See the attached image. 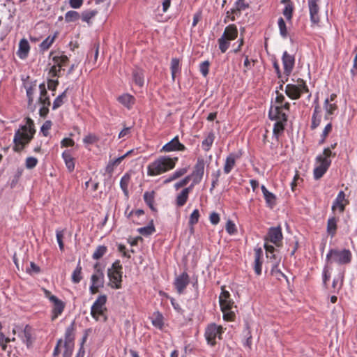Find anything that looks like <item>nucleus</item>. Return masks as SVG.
Instances as JSON below:
<instances>
[{"label":"nucleus","mask_w":357,"mask_h":357,"mask_svg":"<svg viewBox=\"0 0 357 357\" xmlns=\"http://www.w3.org/2000/svg\"><path fill=\"white\" fill-rule=\"evenodd\" d=\"M36 132L34 123L30 118H26L24 125L20 126L15 132L13 149L15 152H20L33 139Z\"/></svg>","instance_id":"nucleus-1"},{"label":"nucleus","mask_w":357,"mask_h":357,"mask_svg":"<svg viewBox=\"0 0 357 357\" xmlns=\"http://www.w3.org/2000/svg\"><path fill=\"white\" fill-rule=\"evenodd\" d=\"M178 158L160 156L147 167V174L151 176H157L174 168Z\"/></svg>","instance_id":"nucleus-2"},{"label":"nucleus","mask_w":357,"mask_h":357,"mask_svg":"<svg viewBox=\"0 0 357 357\" xmlns=\"http://www.w3.org/2000/svg\"><path fill=\"white\" fill-rule=\"evenodd\" d=\"M336 153L324 149L323 152L316 157L317 166L313 171V176L315 180L321 178L328 169L331 164V157H335Z\"/></svg>","instance_id":"nucleus-3"},{"label":"nucleus","mask_w":357,"mask_h":357,"mask_svg":"<svg viewBox=\"0 0 357 357\" xmlns=\"http://www.w3.org/2000/svg\"><path fill=\"white\" fill-rule=\"evenodd\" d=\"M352 254L348 249H330L326 257L327 264L336 263L339 265L348 264L351 262Z\"/></svg>","instance_id":"nucleus-4"},{"label":"nucleus","mask_w":357,"mask_h":357,"mask_svg":"<svg viewBox=\"0 0 357 357\" xmlns=\"http://www.w3.org/2000/svg\"><path fill=\"white\" fill-rule=\"evenodd\" d=\"M284 92L291 100H298L303 93H309V89L305 81L298 78L294 83L287 84Z\"/></svg>","instance_id":"nucleus-5"},{"label":"nucleus","mask_w":357,"mask_h":357,"mask_svg":"<svg viewBox=\"0 0 357 357\" xmlns=\"http://www.w3.org/2000/svg\"><path fill=\"white\" fill-rule=\"evenodd\" d=\"M238 36L237 26L231 24L226 26L222 36L218 39V46L222 53L226 52L230 45V41L235 40Z\"/></svg>","instance_id":"nucleus-6"},{"label":"nucleus","mask_w":357,"mask_h":357,"mask_svg":"<svg viewBox=\"0 0 357 357\" xmlns=\"http://www.w3.org/2000/svg\"><path fill=\"white\" fill-rule=\"evenodd\" d=\"M123 267L119 260H116L110 268L107 269V276L112 289L121 288Z\"/></svg>","instance_id":"nucleus-7"},{"label":"nucleus","mask_w":357,"mask_h":357,"mask_svg":"<svg viewBox=\"0 0 357 357\" xmlns=\"http://www.w3.org/2000/svg\"><path fill=\"white\" fill-rule=\"evenodd\" d=\"M224 333L223 328L215 323L208 324L204 333V336L208 344L213 347L216 344V338L221 339L222 334Z\"/></svg>","instance_id":"nucleus-8"},{"label":"nucleus","mask_w":357,"mask_h":357,"mask_svg":"<svg viewBox=\"0 0 357 357\" xmlns=\"http://www.w3.org/2000/svg\"><path fill=\"white\" fill-rule=\"evenodd\" d=\"M106 302L107 296L105 295H100L92 305L91 307V315L96 320H98V317L103 314Z\"/></svg>","instance_id":"nucleus-9"},{"label":"nucleus","mask_w":357,"mask_h":357,"mask_svg":"<svg viewBox=\"0 0 357 357\" xmlns=\"http://www.w3.org/2000/svg\"><path fill=\"white\" fill-rule=\"evenodd\" d=\"M282 61L284 74L286 75V81H287L295 66V56L294 55L289 54L287 51H284L282 56Z\"/></svg>","instance_id":"nucleus-10"},{"label":"nucleus","mask_w":357,"mask_h":357,"mask_svg":"<svg viewBox=\"0 0 357 357\" xmlns=\"http://www.w3.org/2000/svg\"><path fill=\"white\" fill-rule=\"evenodd\" d=\"M204 167L205 162L204 158H198L197 163L194 167V170L192 174L189 175L191 176V179L194 178L195 183H199L201 182L204 174Z\"/></svg>","instance_id":"nucleus-11"},{"label":"nucleus","mask_w":357,"mask_h":357,"mask_svg":"<svg viewBox=\"0 0 357 357\" xmlns=\"http://www.w3.org/2000/svg\"><path fill=\"white\" fill-rule=\"evenodd\" d=\"M319 2V0L308 1L310 22L314 25H318L320 22Z\"/></svg>","instance_id":"nucleus-12"},{"label":"nucleus","mask_w":357,"mask_h":357,"mask_svg":"<svg viewBox=\"0 0 357 357\" xmlns=\"http://www.w3.org/2000/svg\"><path fill=\"white\" fill-rule=\"evenodd\" d=\"M283 236L282 232V228L280 226L271 227L267 233V236L265 240H268L276 246H279L282 242Z\"/></svg>","instance_id":"nucleus-13"},{"label":"nucleus","mask_w":357,"mask_h":357,"mask_svg":"<svg viewBox=\"0 0 357 357\" xmlns=\"http://www.w3.org/2000/svg\"><path fill=\"white\" fill-rule=\"evenodd\" d=\"M348 204V201L345 199V193L341 190L337 194L336 198L334 199L331 210L333 212L338 211L340 213H342L345 210V206Z\"/></svg>","instance_id":"nucleus-14"},{"label":"nucleus","mask_w":357,"mask_h":357,"mask_svg":"<svg viewBox=\"0 0 357 357\" xmlns=\"http://www.w3.org/2000/svg\"><path fill=\"white\" fill-rule=\"evenodd\" d=\"M50 301L53 304L52 310V320H55L62 314L65 308V303L59 299L56 296L50 297Z\"/></svg>","instance_id":"nucleus-15"},{"label":"nucleus","mask_w":357,"mask_h":357,"mask_svg":"<svg viewBox=\"0 0 357 357\" xmlns=\"http://www.w3.org/2000/svg\"><path fill=\"white\" fill-rule=\"evenodd\" d=\"M270 119L275 121L286 123L287 121V114L281 109L280 105L271 106L268 112Z\"/></svg>","instance_id":"nucleus-16"},{"label":"nucleus","mask_w":357,"mask_h":357,"mask_svg":"<svg viewBox=\"0 0 357 357\" xmlns=\"http://www.w3.org/2000/svg\"><path fill=\"white\" fill-rule=\"evenodd\" d=\"M222 292L219 296V303L221 310L232 309L234 301L230 298V294L225 287L221 288Z\"/></svg>","instance_id":"nucleus-17"},{"label":"nucleus","mask_w":357,"mask_h":357,"mask_svg":"<svg viewBox=\"0 0 357 357\" xmlns=\"http://www.w3.org/2000/svg\"><path fill=\"white\" fill-rule=\"evenodd\" d=\"M29 77L28 76L26 79H22L23 86L26 89V94L28 99V105L30 106L33 102V95L36 89V81H29Z\"/></svg>","instance_id":"nucleus-18"},{"label":"nucleus","mask_w":357,"mask_h":357,"mask_svg":"<svg viewBox=\"0 0 357 357\" xmlns=\"http://www.w3.org/2000/svg\"><path fill=\"white\" fill-rule=\"evenodd\" d=\"M93 268L95 270V273L91 277V284L97 285L98 287H103L105 275L103 271L100 267V264H95Z\"/></svg>","instance_id":"nucleus-19"},{"label":"nucleus","mask_w":357,"mask_h":357,"mask_svg":"<svg viewBox=\"0 0 357 357\" xmlns=\"http://www.w3.org/2000/svg\"><path fill=\"white\" fill-rule=\"evenodd\" d=\"M189 282L190 278L188 274L186 272H183L175 279L174 286L177 291L179 294H182Z\"/></svg>","instance_id":"nucleus-20"},{"label":"nucleus","mask_w":357,"mask_h":357,"mask_svg":"<svg viewBox=\"0 0 357 357\" xmlns=\"http://www.w3.org/2000/svg\"><path fill=\"white\" fill-rule=\"evenodd\" d=\"M185 149V146L180 143L178 137H175L170 142L165 144L162 148V151L165 152H170L174 151H184Z\"/></svg>","instance_id":"nucleus-21"},{"label":"nucleus","mask_w":357,"mask_h":357,"mask_svg":"<svg viewBox=\"0 0 357 357\" xmlns=\"http://www.w3.org/2000/svg\"><path fill=\"white\" fill-rule=\"evenodd\" d=\"M240 157L241 154L236 153H231L227 156L224 165L225 174H228L231 172L236 165V160L240 158Z\"/></svg>","instance_id":"nucleus-22"},{"label":"nucleus","mask_w":357,"mask_h":357,"mask_svg":"<svg viewBox=\"0 0 357 357\" xmlns=\"http://www.w3.org/2000/svg\"><path fill=\"white\" fill-rule=\"evenodd\" d=\"M75 321H72V323L66 328L64 335V345L68 346H73L74 347V340H75Z\"/></svg>","instance_id":"nucleus-23"},{"label":"nucleus","mask_w":357,"mask_h":357,"mask_svg":"<svg viewBox=\"0 0 357 357\" xmlns=\"http://www.w3.org/2000/svg\"><path fill=\"white\" fill-rule=\"evenodd\" d=\"M38 88L40 90V96L38 102L41 105L50 106V98L48 96L45 83L40 84Z\"/></svg>","instance_id":"nucleus-24"},{"label":"nucleus","mask_w":357,"mask_h":357,"mask_svg":"<svg viewBox=\"0 0 357 357\" xmlns=\"http://www.w3.org/2000/svg\"><path fill=\"white\" fill-rule=\"evenodd\" d=\"M117 100L128 109H131L135 104L136 100L133 96L129 93H123L117 98Z\"/></svg>","instance_id":"nucleus-25"},{"label":"nucleus","mask_w":357,"mask_h":357,"mask_svg":"<svg viewBox=\"0 0 357 357\" xmlns=\"http://www.w3.org/2000/svg\"><path fill=\"white\" fill-rule=\"evenodd\" d=\"M30 50V45L28 40L25 38L20 40L19 43V48L17 52V54L21 59H25L27 58Z\"/></svg>","instance_id":"nucleus-26"},{"label":"nucleus","mask_w":357,"mask_h":357,"mask_svg":"<svg viewBox=\"0 0 357 357\" xmlns=\"http://www.w3.org/2000/svg\"><path fill=\"white\" fill-rule=\"evenodd\" d=\"M338 218L333 215L328 219L326 231L328 236L333 238L337 232Z\"/></svg>","instance_id":"nucleus-27"},{"label":"nucleus","mask_w":357,"mask_h":357,"mask_svg":"<svg viewBox=\"0 0 357 357\" xmlns=\"http://www.w3.org/2000/svg\"><path fill=\"white\" fill-rule=\"evenodd\" d=\"M324 108L325 110L324 119L328 120L331 116L333 115L337 109V106L335 102H329V98H326L324 102Z\"/></svg>","instance_id":"nucleus-28"},{"label":"nucleus","mask_w":357,"mask_h":357,"mask_svg":"<svg viewBox=\"0 0 357 357\" xmlns=\"http://www.w3.org/2000/svg\"><path fill=\"white\" fill-rule=\"evenodd\" d=\"M31 331V327L29 325H26L24 328L19 334L20 337L27 347H29L32 344Z\"/></svg>","instance_id":"nucleus-29"},{"label":"nucleus","mask_w":357,"mask_h":357,"mask_svg":"<svg viewBox=\"0 0 357 357\" xmlns=\"http://www.w3.org/2000/svg\"><path fill=\"white\" fill-rule=\"evenodd\" d=\"M261 189L264 197L266 200V204L269 207L272 208L273 206L275 205V203H276L275 195L273 193L269 192L264 185H262L261 186Z\"/></svg>","instance_id":"nucleus-30"},{"label":"nucleus","mask_w":357,"mask_h":357,"mask_svg":"<svg viewBox=\"0 0 357 357\" xmlns=\"http://www.w3.org/2000/svg\"><path fill=\"white\" fill-rule=\"evenodd\" d=\"M248 7L249 4L245 2V0H236L230 12L232 15H239L241 11L245 10Z\"/></svg>","instance_id":"nucleus-31"},{"label":"nucleus","mask_w":357,"mask_h":357,"mask_svg":"<svg viewBox=\"0 0 357 357\" xmlns=\"http://www.w3.org/2000/svg\"><path fill=\"white\" fill-rule=\"evenodd\" d=\"M62 158L63 159L66 166L69 172H73L75 169L74 158L72 157L69 150H65L62 153Z\"/></svg>","instance_id":"nucleus-32"},{"label":"nucleus","mask_w":357,"mask_h":357,"mask_svg":"<svg viewBox=\"0 0 357 357\" xmlns=\"http://www.w3.org/2000/svg\"><path fill=\"white\" fill-rule=\"evenodd\" d=\"M143 198L145 203L150 208V209L153 211H156V208L154 206L155 192L153 190L146 191L144 193Z\"/></svg>","instance_id":"nucleus-33"},{"label":"nucleus","mask_w":357,"mask_h":357,"mask_svg":"<svg viewBox=\"0 0 357 357\" xmlns=\"http://www.w3.org/2000/svg\"><path fill=\"white\" fill-rule=\"evenodd\" d=\"M132 80L136 85L142 87L144 84V75L142 69L136 68L132 71Z\"/></svg>","instance_id":"nucleus-34"},{"label":"nucleus","mask_w":357,"mask_h":357,"mask_svg":"<svg viewBox=\"0 0 357 357\" xmlns=\"http://www.w3.org/2000/svg\"><path fill=\"white\" fill-rule=\"evenodd\" d=\"M82 266L80 260L78 261L75 269L73 271L71 276L72 282L74 284H78L82 279Z\"/></svg>","instance_id":"nucleus-35"},{"label":"nucleus","mask_w":357,"mask_h":357,"mask_svg":"<svg viewBox=\"0 0 357 357\" xmlns=\"http://www.w3.org/2000/svg\"><path fill=\"white\" fill-rule=\"evenodd\" d=\"M137 231L139 234L145 236L151 235L155 231L153 220H151L147 226L138 228Z\"/></svg>","instance_id":"nucleus-36"},{"label":"nucleus","mask_w":357,"mask_h":357,"mask_svg":"<svg viewBox=\"0 0 357 357\" xmlns=\"http://www.w3.org/2000/svg\"><path fill=\"white\" fill-rule=\"evenodd\" d=\"M130 181V175L129 174H125L121 178L120 187L123 192L125 196L128 197V185Z\"/></svg>","instance_id":"nucleus-37"},{"label":"nucleus","mask_w":357,"mask_h":357,"mask_svg":"<svg viewBox=\"0 0 357 357\" xmlns=\"http://www.w3.org/2000/svg\"><path fill=\"white\" fill-rule=\"evenodd\" d=\"M214 139H215V135H214L213 132H209L208 134V135L206 137V138L202 142V146L204 150H205L206 151H208L211 149Z\"/></svg>","instance_id":"nucleus-38"},{"label":"nucleus","mask_w":357,"mask_h":357,"mask_svg":"<svg viewBox=\"0 0 357 357\" xmlns=\"http://www.w3.org/2000/svg\"><path fill=\"white\" fill-rule=\"evenodd\" d=\"M54 63L61 70V68L66 65L68 61V57L66 55H56L53 57Z\"/></svg>","instance_id":"nucleus-39"},{"label":"nucleus","mask_w":357,"mask_h":357,"mask_svg":"<svg viewBox=\"0 0 357 357\" xmlns=\"http://www.w3.org/2000/svg\"><path fill=\"white\" fill-rule=\"evenodd\" d=\"M188 195H189L187 193V190L184 191L182 190V191L176 197V205L179 207L184 206L188 201Z\"/></svg>","instance_id":"nucleus-40"},{"label":"nucleus","mask_w":357,"mask_h":357,"mask_svg":"<svg viewBox=\"0 0 357 357\" xmlns=\"http://www.w3.org/2000/svg\"><path fill=\"white\" fill-rule=\"evenodd\" d=\"M98 13L96 10H85L82 13V20L88 24L91 23V20Z\"/></svg>","instance_id":"nucleus-41"},{"label":"nucleus","mask_w":357,"mask_h":357,"mask_svg":"<svg viewBox=\"0 0 357 357\" xmlns=\"http://www.w3.org/2000/svg\"><path fill=\"white\" fill-rule=\"evenodd\" d=\"M56 36H49L47 37L40 44V49L41 51H46L47 50L50 46L52 45L55 40Z\"/></svg>","instance_id":"nucleus-42"},{"label":"nucleus","mask_w":357,"mask_h":357,"mask_svg":"<svg viewBox=\"0 0 357 357\" xmlns=\"http://www.w3.org/2000/svg\"><path fill=\"white\" fill-rule=\"evenodd\" d=\"M285 123H283V122H280V121H275L274 126H273V135L277 139L278 138L279 135L283 132V131L284 130Z\"/></svg>","instance_id":"nucleus-43"},{"label":"nucleus","mask_w":357,"mask_h":357,"mask_svg":"<svg viewBox=\"0 0 357 357\" xmlns=\"http://www.w3.org/2000/svg\"><path fill=\"white\" fill-rule=\"evenodd\" d=\"M107 251V248L105 245H99L97 247L96 250L94 251L92 258L93 259L98 260L100 259L102 256H104Z\"/></svg>","instance_id":"nucleus-44"},{"label":"nucleus","mask_w":357,"mask_h":357,"mask_svg":"<svg viewBox=\"0 0 357 357\" xmlns=\"http://www.w3.org/2000/svg\"><path fill=\"white\" fill-rule=\"evenodd\" d=\"M278 24L281 37L283 38H287L288 35L286 23L282 17H280L278 19Z\"/></svg>","instance_id":"nucleus-45"},{"label":"nucleus","mask_w":357,"mask_h":357,"mask_svg":"<svg viewBox=\"0 0 357 357\" xmlns=\"http://www.w3.org/2000/svg\"><path fill=\"white\" fill-rule=\"evenodd\" d=\"M171 73L172 79H174L175 75L180 70V61L177 58H173L171 61Z\"/></svg>","instance_id":"nucleus-46"},{"label":"nucleus","mask_w":357,"mask_h":357,"mask_svg":"<svg viewBox=\"0 0 357 357\" xmlns=\"http://www.w3.org/2000/svg\"><path fill=\"white\" fill-rule=\"evenodd\" d=\"M123 160V157H119L114 160H109L107 167H106V172L109 174H111L113 172L114 167L119 165L121 161Z\"/></svg>","instance_id":"nucleus-47"},{"label":"nucleus","mask_w":357,"mask_h":357,"mask_svg":"<svg viewBox=\"0 0 357 357\" xmlns=\"http://www.w3.org/2000/svg\"><path fill=\"white\" fill-rule=\"evenodd\" d=\"M80 15L78 12L75 10H69L65 15V20L66 22H73L78 20Z\"/></svg>","instance_id":"nucleus-48"},{"label":"nucleus","mask_w":357,"mask_h":357,"mask_svg":"<svg viewBox=\"0 0 357 357\" xmlns=\"http://www.w3.org/2000/svg\"><path fill=\"white\" fill-rule=\"evenodd\" d=\"M332 128L333 126L331 123H328L325 126L321 135V139L319 141V144H323L326 142V139L328 137V134L331 132Z\"/></svg>","instance_id":"nucleus-49"},{"label":"nucleus","mask_w":357,"mask_h":357,"mask_svg":"<svg viewBox=\"0 0 357 357\" xmlns=\"http://www.w3.org/2000/svg\"><path fill=\"white\" fill-rule=\"evenodd\" d=\"M294 6L293 3H287L283 9L282 14L287 20H291L293 16Z\"/></svg>","instance_id":"nucleus-50"},{"label":"nucleus","mask_w":357,"mask_h":357,"mask_svg":"<svg viewBox=\"0 0 357 357\" xmlns=\"http://www.w3.org/2000/svg\"><path fill=\"white\" fill-rule=\"evenodd\" d=\"M279 261H280V260H276L273 263V267L271 269V273H272V275L275 276L279 280L280 279V277L287 278L286 275L278 268Z\"/></svg>","instance_id":"nucleus-51"},{"label":"nucleus","mask_w":357,"mask_h":357,"mask_svg":"<svg viewBox=\"0 0 357 357\" xmlns=\"http://www.w3.org/2000/svg\"><path fill=\"white\" fill-rule=\"evenodd\" d=\"M199 216L200 215L198 209H195L191 213L189 219V225L192 227V229H193V225L198 222Z\"/></svg>","instance_id":"nucleus-52"},{"label":"nucleus","mask_w":357,"mask_h":357,"mask_svg":"<svg viewBox=\"0 0 357 357\" xmlns=\"http://www.w3.org/2000/svg\"><path fill=\"white\" fill-rule=\"evenodd\" d=\"M151 322L155 327L160 329L162 328L164 325L163 317L162 314L158 312L155 315V317L152 319Z\"/></svg>","instance_id":"nucleus-53"},{"label":"nucleus","mask_w":357,"mask_h":357,"mask_svg":"<svg viewBox=\"0 0 357 357\" xmlns=\"http://www.w3.org/2000/svg\"><path fill=\"white\" fill-rule=\"evenodd\" d=\"M64 236V230H59L57 229L56 231V241L59 244V247L61 251H63L64 250V244L63 242V238Z\"/></svg>","instance_id":"nucleus-54"},{"label":"nucleus","mask_w":357,"mask_h":357,"mask_svg":"<svg viewBox=\"0 0 357 357\" xmlns=\"http://www.w3.org/2000/svg\"><path fill=\"white\" fill-rule=\"evenodd\" d=\"M225 229H226L227 232L230 235H234V234H236V232H237V229H236V225L234 223L233 221H231L230 220H229L227 222L226 226H225Z\"/></svg>","instance_id":"nucleus-55"},{"label":"nucleus","mask_w":357,"mask_h":357,"mask_svg":"<svg viewBox=\"0 0 357 357\" xmlns=\"http://www.w3.org/2000/svg\"><path fill=\"white\" fill-rule=\"evenodd\" d=\"M210 63L208 61H205L200 63L199 70L204 77H206L209 72Z\"/></svg>","instance_id":"nucleus-56"},{"label":"nucleus","mask_w":357,"mask_h":357,"mask_svg":"<svg viewBox=\"0 0 357 357\" xmlns=\"http://www.w3.org/2000/svg\"><path fill=\"white\" fill-rule=\"evenodd\" d=\"M190 180H191V176L188 175L185 178H183V179H181L179 181L176 182L174 184V187L177 190L179 188L186 185L189 183V181Z\"/></svg>","instance_id":"nucleus-57"},{"label":"nucleus","mask_w":357,"mask_h":357,"mask_svg":"<svg viewBox=\"0 0 357 357\" xmlns=\"http://www.w3.org/2000/svg\"><path fill=\"white\" fill-rule=\"evenodd\" d=\"M223 312V319L225 321H234L235 318V313L231 311V309L222 310Z\"/></svg>","instance_id":"nucleus-58"},{"label":"nucleus","mask_w":357,"mask_h":357,"mask_svg":"<svg viewBox=\"0 0 357 357\" xmlns=\"http://www.w3.org/2000/svg\"><path fill=\"white\" fill-rule=\"evenodd\" d=\"M98 141V137L93 134H89L83 139L85 144H93Z\"/></svg>","instance_id":"nucleus-59"},{"label":"nucleus","mask_w":357,"mask_h":357,"mask_svg":"<svg viewBox=\"0 0 357 357\" xmlns=\"http://www.w3.org/2000/svg\"><path fill=\"white\" fill-rule=\"evenodd\" d=\"M87 336H88L87 333H86L83 336L81 344H80V347H79L77 353L76 354L75 357H84V356L85 350L84 348V344L85 343V342L87 339Z\"/></svg>","instance_id":"nucleus-60"},{"label":"nucleus","mask_w":357,"mask_h":357,"mask_svg":"<svg viewBox=\"0 0 357 357\" xmlns=\"http://www.w3.org/2000/svg\"><path fill=\"white\" fill-rule=\"evenodd\" d=\"M321 115H312L310 128L312 130L316 129L321 123Z\"/></svg>","instance_id":"nucleus-61"},{"label":"nucleus","mask_w":357,"mask_h":357,"mask_svg":"<svg viewBox=\"0 0 357 357\" xmlns=\"http://www.w3.org/2000/svg\"><path fill=\"white\" fill-rule=\"evenodd\" d=\"M38 163L37 158L34 157H28L26 159L25 165L27 169H32L36 166Z\"/></svg>","instance_id":"nucleus-62"},{"label":"nucleus","mask_w":357,"mask_h":357,"mask_svg":"<svg viewBox=\"0 0 357 357\" xmlns=\"http://www.w3.org/2000/svg\"><path fill=\"white\" fill-rule=\"evenodd\" d=\"M61 69L54 63L50 69L49 75L52 77H59Z\"/></svg>","instance_id":"nucleus-63"},{"label":"nucleus","mask_w":357,"mask_h":357,"mask_svg":"<svg viewBox=\"0 0 357 357\" xmlns=\"http://www.w3.org/2000/svg\"><path fill=\"white\" fill-rule=\"evenodd\" d=\"M52 122L51 121H46L40 128V130L43 135L47 137L49 134V130L51 128Z\"/></svg>","instance_id":"nucleus-64"}]
</instances>
